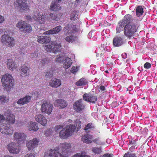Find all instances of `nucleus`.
<instances>
[{
  "label": "nucleus",
  "instance_id": "f257e3e1",
  "mask_svg": "<svg viewBox=\"0 0 157 157\" xmlns=\"http://www.w3.org/2000/svg\"><path fill=\"white\" fill-rule=\"evenodd\" d=\"M139 26V22L133 21L132 16L127 14L118 22L116 28V33H119L123 31L124 36L128 39L133 37L137 32Z\"/></svg>",
  "mask_w": 157,
  "mask_h": 157
},
{
  "label": "nucleus",
  "instance_id": "f03ea898",
  "mask_svg": "<svg viewBox=\"0 0 157 157\" xmlns=\"http://www.w3.org/2000/svg\"><path fill=\"white\" fill-rule=\"evenodd\" d=\"M60 147L62 150L61 153L59 151V148L56 147L54 149L47 150L45 152L44 157H67L68 149L71 148V144L66 142L61 144Z\"/></svg>",
  "mask_w": 157,
  "mask_h": 157
},
{
  "label": "nucleus",
  "instance_id": "7ed1b4c3",
  "mask_svg": "<svg viewBox=\"0 0 157 157\" xmlns=\"http://www.w3.org/2000/svg\"><path fill=\"white\" fill-rule=\"evenodd\" d=\"M2 85L5 90H9L13 86V77L11 75L6 73L1 76Z\"/></svg>",
  "mask_w": 157,
  "mask_h": 157
},
{
  "label": "nucleus",
  "instance_id": "20e7f679",
  "mask_svg": "<svg viewBox=\"0 0 157 157\" xmlns=\"http://www.w3.org/2000/svg\"><path fill=\"white\" fill-rule=\"evenodd\" d=\"M16 26L24 33H29L32 30V27L29 24L25 21H19Z\"/></svg>",
  "mask_w": 157,
  "mask_h": 157
},
{
  "label": "nucleus",
  "instance_id": "39448f33",
  "mask_svg": "<svg viewBox=\"0 0 157 157\" xmlns=\"http://www.w3.org/2000/svg\"><path fill=\"white\" fill-rule=\"evenodd\" d=\"M53 105L49 102L44 101L42 104L41 110L43 113L50 114L52 111Z\"/></svg>",
  "mask_w": 157,
  "mask_h": 157
},
{
  "label": "nucleus",
  "instance_id": "423d86ee",
  "mask_svg": "<svg viewBox=\"0 0 157 157\" xmlns=\"http://www.w3.org/2000/svg\"><path fill=\"white\" fill-rule=\"evenodd\" d=\"M82 99H80L75 101L73 105L74 109L77 112H80L85 108V105L82 103Z\"/></svg>",
  "mask_w": 157,
  "mask_h": 157
},
{
  "label": "nucleus",
  "instance_id": "0eeeda50",
  "mask_svg": "<svg viewBox=\"0 0 157 157\" xmlns=\"http://www.w3.org/2000/svg\"><path fill=\"white\" fill-rule=\"evenodd\" d=\"M46 15L45 13L40 14L39 12H35L33 18L34 20L40 24H44L46 20Z\"/></svg>",
  "mask_w": 157,
  "mask_h": 157
},
{
  "label": "nucleus",
  "instance_id": "6e6552de",
  "mask_svg": "<svg viewBox=\"0 0 157 157\" xmlns=\"http://www.w3.org/2000/svg\"><path fill=\"white\" fill-rule=\"evenodd\" d=\"M1 40L3 42H6L8 44L7 45L9 47H13L14 44V39L8 35H2L1 37Z\"/></svg>",
  "mask_w": 157,
  "mask_h": 157
},
{
  "label": "nucleus",
  "instance_id": "1a4fd4ad",
  "mask_svg": "<svg viewBox=\"0 0 157 157\" xmlns=\"http://www.w3.org/2000/svg\"><path fill=\"white\" fill-rule=\"evenodd\" d=\"M39 142V140L36 138H34L32 140L27 141L26 144L28 150L29 151L33 150L37 146Z\"/></svg>",
  "mask_w": 157,
  "mask_h": 157
},
{
  "label": "nucleus",
  "instance_id": "9d476101",
  "mask_svg": "<svg viewBox=\"0 0 157 157\" xmlns=\"http://www.w3.org/2000/svg\"><path fill=\"white\" fill-rule=\"evenodd\" d=\"M64 31L67 34H72L78 31L76 25L73 24H67L64 28Z\"/></svg>",
  "mask_w": 157,
  "mask_h": 157
},
{
  "label": "nucleus",
  "instance_id": "9b49d317",
  "mask_svg": "<svg viewBox=\"0 0 157 157\" xmlns=\"http://www.w3.org/2000/svg\"><path fill=\"white\" fill-rule=\"evenodd\" d=\"M7 149L10 153L17 154L19 152V147L14 142L9 144L7 146Z\"/></svg>",
  "mask_w": 157,
  "mask_h": 157
},
{
  "label": "nucleus",
  "instance_id": "f8f14e48",
  "mask_svg": "<svg viewBox=\"0 0 157 157\" xmlns=\"http://www.w3.org/2000/svg\"><path fill=\"white\" fill-rule=\"evenodd\" d=\"M82 97L84 101L92 103H95L97 100L96 96L90 93L84 94Z\"/></svg>",
  "mask_w": 157,
  "mask_h": 157
},
{
  "label": "nucleus",
  "instance_id": "ddd939ff",
  "mask_svg": "<svg viewBox=\"0 0 157 157\" xmlns=\"http://www.w3.org/2000/svg\"><path fill=\"white\" fill-rule=\"evenodd\" d=\"M26 0H16L21 12H23L29 10V6L25 3Z\"/></svg>",
  "mask_w": 157,
  "mask_h": 157
},
{
  "label": "nucleus",
  "instance_id": "4468645a",
  "mask_svg": "<svg viewBox=\"0 0 157 157\" xmlns=\"http://www.w3.org/2000/svg\"><path fill=\"white\" fill-rule=\"evenodd\" d=\"M26 136L23 133L15 132L13 135L14 140L19 142L24 141L25 140Z\"/></svg>",
  "mask_w": 157,
  "mask_h": 157
},
{
  "label": "nucleus",
  "instance_id": "2eb2a0df",
  "mask_svg": "<svg viewBox=\"0 0 157 157\" xmlns=\"http://www.w3.org/2000/svg\"><path fill=\"white\" fill-rule=\"evenodd\" d=\"M35 120L43 126L46 125L47 124V120L46 118L42 115L38 114L35 116Z\"/></svg>",
  "mask_w": 157,
  "mask_h": 157
},
{
  "label": "nucleus",
  "instance_id": "dca6fc26",
  "mask_svg": "<svg viewBox=\"0 0 157 157\" xmlns=\"http://www.w3.org/2000/svg\"><path fill=\"white\" fill-rule=\"evenodd\" d=\"M37 41L40 44H47L51 40V38L49 36H38L37 37Z\"/></svg>",
  "mask_w": 157,
  "mask_h": 157
},
{
  "label": "nucleus",
  "instance_id": "f3484780",
  "mask_svg": "<svg viewBox=\"0 0 157 157\" xmlns=\"http://www.w3.org/2000/svg\"><path fill=\"white\" fill-rule=\"evenodd\" d=\"M62 30V27L61 25L57 26L52 29L49 30L45 32L44 34L45 35L54 34L58 33Z\"/></svg>",
  "mask_w": 157,
  "mask_h": 157
},
{
  "label": "nucleus",
  "instance_id": "a211bd4d",
  "mask_svg": "<svg viewBox=\"0 0 157 157\" xmlns=\"http://www.w3.org/2000/svg\"><path fill=\"white\" fill-rule=\"evenodd\" d=\"M71 135L68 129L64 128L61 130L59 133V136L62 139H65Z\"/></svg>",
  "mask_w": 157,
  "mask_h": 157
},
{
  "label": "nucleus",
  "instance_id": "6ab92c4d",
  "mask_svg": "<svg viewBox=\"0 0 157 157\" xmlns=\"http://www.w3.org/2000/svg\"><path fill=\"white\" fill-rule=\"evenodd\" d=\"M6 122L9 125L14 123L15 121V116L13 114L8 113L6 114Z\"/></svg>",
  "mask_w": 157,
  "mask_h": 157
},
{
  "label": "nucleus",
  "instance_id": "aec40b11",
  "mask_svg": "<svg viewBox=\"0 0 157 157\" xmlns=\"http://www.w3.org/2000/svg\"><path fill=\"white\" fill-rule=\"evenodd\" d=\"M54 104L56 106L59 107L61 109L64 108L67 105L66 101L62 99L56 100L54 103Z\"/></svg>",
  "mask_w": 157,
  "mask_h": 157
},
{
  "label": "nucleus",
  "instance_id": "412c9836",
  "mask_svg": "<svg viewBox=\"0 0 157 157\" xmlns=\"http://www.w3.org/2000/svg\"><path fill=\"white\" fill-rule=\"evenodd\" d=\"M123 43V38L121 37L116 36L113 40V44L114 47L120 46Z\"/></svg>",
  "mask_w": 157,
  "mask_h": 157
},
{
  "label": "nucleus",
  "instance_id": "4be33fe9",
  "mask_svg": "<svg viewBox=\"0 0 157 157\" xmlns=\"http://www.w3.org/2000/svg\"><path fill=\"white\" fill-rule=\"evenodd\" d=\"M93 138V135L86 134L82 136V140L85 143L87 144H91L92 143L91 140Z\"/></svg>",
  "mask_w": 157,
  "mask_h": 157
},
{
  "label": "nucleus",
  "instance_id": "5701e85b",
  "mask_svg": "<svg viewBox=\"0 0 157 157\" xmlns=\"http://www.w3.org/2000/svg\"><path fill=\"white\" fill-rule=\"evenodd\" d=\"M28 129L30 131H36L39 129L37 124L36 122H29L28 123Z\"/></svg>",
  "mask_w": 157,
  "mask_h": 157
},
{
  "label": "nucleus",
  "instance_id": "b1692460",
  "mask_svg": "<svg viewBox=\"0 0 157 157\" xmlns=\"http://www.w3.org/2000/svg\"><path fill=\"white\" fill-rule=\"evenodd\" d=\"M31 99V98L30 96H26L24 98L19 99L17 103L19 105H23L29 102Z\"/></svg>",
  "mask_w": 157,
  "mask_h": 157
},
{
  "label": "nucleus",
  "instance_id": "393cba45",
  "mask_svg": "<svg viewBox=\"0 0 157 157\" xmlns=\"http://www.w3.org/2000/svg\"><path fill=\"white\" fill-rule=\"evenodd\" d=\"M61 7L58 2H52L50 6V9L51 10L54 11H57L60 10Z\"/></svg>",
  "mask_w": 157,
  "mask_h": 157
},
{
  "label": "nucleus",
  "instance_id": "a878e982",
  "mask_svg": "<svg viewBox=\"0 0 157 157\" xmlns=\"http://www.w3.org/2000/svg\"><path fill=\"white\" fill-rule=\"evenodd\" d=\"M61 80L60 79L55 78L52 80L51 82L50 83V86L54 88H57L59 86L61 85Z\"/></svg>",
  "mask_w": 157,
  "mask_h": 157
},
{
  "label": "nucleus",
  "instance_id": "bb28decb",
  "mask_svg": "<svg viewBox=\"0 0 157 157\" xmlns=\"http://www.w3.org/2000/svg\"><path fill=\"white\" fill-rule=\"evenodd\" d=\"M65 62L63 64V67L66 69L70 67L72 64V61L71 58L66 57L65 60Z\"/></svg>",
  "mask_w": 157,
  "mask_h": 157
},
{
  "label": "nucleus",
  "instance_id": "cd10ccee",
  "mask_svg": "<svg viewBox=\"0 0 157 157\" xmlns=\"http://www.w3.org/2000/svg\"><path fill=\"white\" fill-rule=\"evenodd\" d=\"M7 65L9 68L12 70H13L17 67L15 61H13L12 59H8Z\"/></svg>",
  "mask_w": 157,
  "mask_h": 157
},
{
  "label": "nucleus",
  "instance_id": "c85d7f7f",
  "mask_svg": "<svg viewBox=\"0 0 157 157\" xmlns=\"http://www.w3.org/2000/svg\"><path fill=\"white\" fill-rule=\"evenodd\" d=\"M136 15L138 17L142 16L144 13V9L141 6L137 7L136 9Z\"/></svg>",
  "mask_w": 157,
  "mask_h": 157
},
{
  "label": "nucleus",
  "instance_id": "c756f323",
  "mask_svg": "<svg viewBox=\"0 0 157 157\" xmlns=\"http://www.w3.org/2000/svg\"><path fill=\"white\" fill-rule=\"evenodd\" d=\"M30 67L29 66H26L25 64L22 66L21 67V70L22 73L21 75L23 76V74L24 76H26L27 75L28 71L30 69Z\"/></svg>",
  "mask_w": 157,
  "mask_h": 157
},
{
  "label": "nucleus",
  "instance_id": "7c9ffc66",
  "mask_svg": "<svg viewBox=\"0 0 157 157\" xmlns=\"http://www.w3.org/2000/svg\"><path fill=\"white\" fill-rule=\"evenodd\" d=\"M88 81L84 78H81L76 83V85L78 86H82L86 85Z\"/></svg>",
  "mask_w": 157,
  "mask_h": 157
},
{
  "label": "nucleus",
  "instance_id": "2f4dec72",
  "mask_svg": "<svg viewBox=\"0 0 157 157\" xmlns=\"http://www.w3.org/2000/svg\"><path fill=\"white\" fill-rule=\"evenodd\" d=\"M77 38L76 36L71 35L67 36L65 37V39L67 42L72 43L75 41L77 40Z\"/></svg>",
  "mask_w": 157,
  "mask_h": 157
},
{
  "label": "nucleus",
  "instance_id": "473e14b6",
  "mask_svg": "<svg viewBox=\"0 0 157 157\" xmlns=\"http://www.w3.org/2000/svg\"><path fill=\"white\" fill-rule=\"evenodd\" d=\"M95 127V126L92 123H90L86 125L84 129L87 132H90V130L94 129Z\"/></svg>",
  "mask_w": 157,
  "mask_h": 157
},
{
  "label": "nucleus",
  "instance_id": "72a5a7b5",
  "mask_svg": "<svg viewBox=\"0 0 157 157\" xmlns=\"http://www.w3.org/2000/svg\"><path fill=\"white\" fill-rule=\"evenodd\" d=\"M52 44L53 45V47H52V52L55 53L56 52H58L60 50L61 46L60 44H55L54 43L53 44Z\"/></svg>",
  "mask_w": 157,
  "mask_h": 157
},
{
  "label": "nucleus",
  "instance_id": "f704fd0d",
  "mask_svg": "<svg viewBox=\"0 0 157 157\" xmlns=\"http://www.w3.org/2000/svg\"><path fill=\"white\" fill-rule=\"evenodd\" d=\"M66 128L67 129H68L70 133V134H71L72 132H77L78 131L76 130V126L74 125L70 124L68 125V126H67V127Z\"/></svg>",
  "mask_w": 157,
  "mask_h": 157
},
{
  "label": "nucleus",
  "instance_id": "c9c22d12",
  "mask_svg": "<svg viewBox=\"0 0 157 157\" xmlns=\"http://www.w3.org/2000/svg\"><path fill=\"white\" fill-rule=\"evenodd\" d=\"M92 151L94 154L98 155L100 154L102 152L101 147H93L92 149Z\"/></svg>",
  "mask_w": 157,
  "mask_h": 157
},
{
  "label": "nucleus",
  "instance_id": "e433bc0d",
  "mask_svg": "<svg viewBox=\"0 0 157 157\" xmlns=\"http://www.w3.org/2000/svg\"><path fill=\"white\" fill-rule=\"evenodd\" d=\"M78 12L77 11H73L70 15V19L71 20H75L78 19Z\"/></svg>",
  "mask_w": 157,
  "mask_h": 157
},
{
  "label": "nucleus",
  "instance_id": "4c0bfd02",
  "mask_svg": "<svg viewBox=\"0 0 157 157\" xmlns=\"http://www.w3.org/2000/svg\"><path fill=\"white\" fill-rule=\"evenodd\" d=\"M8 126L6 124L1 126L0 128V132L2 134H7V133H8V132H7L6 131Z\"/></svg>",
  "mask_w": 157,
  "mask_h": 157
},
{
  "label": "nucleus",
  "instance_id": "58836bf2",
  "mask_svg": "<svg viewBox=\"0 0 157 157\" xmlns=\"http://www.w3.org/2000/svg\"><path fill=\"white\" fill-rule=\"evenodd\" d=\"M48 60L45 56H44L42 58V59L40 61V63L39 64V65L40 66H44L46 65V64H48Z\"/></svg>",
  "mask_w": 157,
  "mask_h": 157
},
{
  "label": "nucleus",
  "instance_id": "ea45409f",
  "mask_svg": "<svg viewBox=\"0 0 157 157\" xmlns=\"http://www.w3.org/2000/svg\"><path fill=\"white\" fill-rule=\"evenodd\" d=\"M54 131L53 128L47 129L45 132V135L47 136H50L52 133Z\"/></svg>",
  "mask_w": 157,
  "mask_h": 157
},
{
  "label": "nucleus",
  "instance_id": "a19ab883",
  "mask_svg": "<svg viewBox=\"0 0 157 157\" xmlns=\"http://www.w3.org/2000/svg\"><path fill=\"white\" fill-rule=\"evenodd\" d=\"M8 100V98L6 96H0V103L1 104H4Z\"/></svg>",
  "mask_w": 157,
  "mask_h": 157
},
{
  "label": "nucleus",
  "instance_id": "79ce46f5",
  "mask_svg": "<svg viewBox=\"0 0 157 157\" xmlns=\"http://www.w3.org/2000/svg\"><path fill=\"white\" fill-rule=\"evenodd\" d=\"M137 141V140L136 139L135 140H132L129 141V144L130 145H132V146H134L136 147V148H137L138 147V144L136 142Z\"/></svg>",
  "mask_w": 157,
  "mask_h": 157
},
{
  "label": "nucleus",
  "instance_id": "37998d69",
  "mask_svg": "<svg viewBox=\"0 0 157 157\" xmlns=\"http://www.w3.org/2000/svg\"><path fill=\"white\" fill-rule=\"evenodd\" d=\"M124 157H136V156L134 153H132L130 152H128L124 154Z\"/></svg>",
  "mask_w": 157,
  "mask_h": 157
},
{
  "label": "nucleus",
  "instance_id": "c03bdc74",
  "mask_svg": "<svg viewBox=\"0 0 157 157\" xmlns=\"http://www.w3.org/2000/svg\"><path fill=\"white\" fill-rule=\"evenodd\" d=\"M53 45H48L45 46V49L48 52H52V47Z\"/></svg>",
  "mask_w": 157,
  "mask_h": 157
},
{
  "label": "nucleus",
  "instance_id": "a18cd8bd",
  "mask_svg": "<svg viewBox=\"0 0 157 157\" xmlns=\"http://www.w3.org/2000/svg\"><path fill=\"white\" fill-rule=\"evenodd\" d=\"M64 59V57L63 56L59 55L56 59V60L58 63H61L63 61Z\"/></svg>",
  "mask_w": 157,
  "mask_h": 157
},
{
  "label": "nucleus",
  "instance_id": "49530a36",
  "mask_svg": "<svg viewBox=\"0 0 157 157\" xmlns=\"http://www.w3.org/2000/svg\"><path fill=\"white\" fill-rule=\"evenodd\" d=\"M6 131L7 132H8V133H7V135H12L13 132V130L12 128L8 126Z\"/></svg>",
  "mask_w": 157,
  "mask_h": 157
},
{
  "label": "nucleus",
  "instance_id": "de8ad7c7",
  "mask_svg": "<svg viewBox=\"0 0 157 157\" xmlns=\"http://www.w3.org/2000/svg\"><path fill=\"white\" fill-rule=\"evenodd\" d=\"M63 128V126L62 125H57L54 128V130L56 132H58Z\"/></svg>",
  "mask_w": 157,
  "mask_h": 157
},
{
  "label": "nucleus",
  "instance_id": "09e8293b",
  "mask_svg": "<svg viewBox=\"0 0 157 157\" xmlns=\"http://www.w3.org/2000/svg\"><path fill=\"white\" fill-rule=\"evenodd\" d=\"M38 51H35L34 53L31 54V58L33 59L36 58L38 56Z\"/></svg>",
  "mask_w": 157,
  "mask_h": 157
},
{
  "label": "nucleus",
  "instance_id": "8fccbe9b",
  "mask_svg": "<svg viewBox=\"0 0 157 157\" xmlns=\"http://www.w3.org/2000/svg\"><path fill=\"white\" fill-rule=\"evenodd\" d=\"M99 137L95 138L92 140V142H93L94 143H95L96 144L98 145H100L101 144V142L99 141Z\"/></svg>",
  "mask_w": 157,
  "mask_h": 157
},
{
  "label": "nucleus",
  "instance_id": "3c124183",
  "mask_svg": "<svg viewBox=\"0 0 157 157\" xmlns=\"http://www.w3.org/2000/svg\"><path fill=\"white\" fill-rule=\"evenodd\" d=\"M36 155V153H34L33 154L30 153L26 154L24 157H35Z\"/></svg>",
  "mask_w": 157,
  "mask_h": 157
},
{
  "label": "nucleus",
  "instance_id": "603ef678",
  "mask_svg": "<svg viewBox=\"0 0 157 157\" xmlns=\"http://www.w3.org/2000/svg\"><path fill=\"white\" fill-rule=\"evenodd\" d=\"M77 71L78 69L77 67L75 66H73L71 68V71L72 73L75 74V73L77 72Z\"/></svg>",
  "mask_w": 157,
  "mask_h": 157
},
{
  "label": "nucleus",
  "instance_id": "864d4df0",
  "mask_svg": "<svg viewBox=\"0 0 157 157\" xmlns=\"http://www.w3.org/2000/svg\"><path fill=\"white\" fill-rule=\"evenodd\" d=\"M151 66V64L149 62H146L144 65V67L145 69H149Z\"/></svg>",
  "mask_w": 157,
  "mask_h": 157
},
{
  "label": "nucleus",
  "instance_id": "5fc2aeb1",
  "mask_svg": "<svg viewBox=\"0 0 157 157\" xmlns=\"http://www.w3.org/2000/svg\"><path fill=\"white\" fill-rule=\"evenodd\" d=\"M62 17V14L61 13H59L56 14V21H57L61 19Z\"/></svg>",
  "mask_w": 157,
  "mask_h": 157
},
{
  "label": "nucleus",
  "instance_id": "6e6d98bb",
  "mask_svg": "<svg viewBox=\"0 0 157 157\" xmlns=\"http://www.w3.org/2000/svg\"><path fill=\"white\" fill-rule=\"evenodd\" d=\"M62 17V14L61 13H59L56 14V21H57L61 19Z\"/></svg>",
  "mask_w": 157,
  "mask_h": 157
},
{
  "label": "nucleus",
  "instance_id": "4d7b16f0",
  "mask_svg": "<svg viewBox=\"0 0 157 157\" xmlns=\"http://www.w3.org/2000/svg\"><path fill=\"white\" fill-rule=\"evenodd\" d=\"M53 74L51 73L50 71H47L44 73V76L46 77H52Z\"/></svg>",
  "mask_w": 157,
  "mask_h": 157
},
{
  "label": "nucleus",
  "instance_id": "13d9d810",
  "mask_svg": "<svg viewBox=\"0 0 157 157\" xmlns=\"http://www.w3.org/2000/svg\"><path fill=\"white\" fill-rule=\"evenodd\" d=\"M50 17L52 20L56 21V15H55L53 13H51L50 14Z\"/></svg>",
  "mask_w": 157,
  "mask_h": 157
},
{
  "label": "nucleus",
  "instance_id": "bf43d9fd",
  "mask_svg": "<svg viewBox=\"0 0 157 157\" xmlns=\"http://www.w3.org/2000/svg\"><path fill=\"white\" fill-rule=\"evenodd\" d=\"M113 155L112 154L106 153L103 155V157H113Z\"/></svg>",
  "mask_w": 157,
  "mask_h": 157
},
{
  "label": "nucleus",
  "instance_id": "052dcab7",
  "mask_svg": "<svg viewBox=\"0 0 157 157\" xmlns=\"http://www.w3.org/2000/svg\"><path fill=\"white\" fill-rule=\"evenodd\" d=\"M5 120V117L2 115L0 114V124L2 123Z\"/></svg>",
  "mask_w": 157,
  "mask_h": 157
},
{
  "label": "nucleus",
  "instance_id": "680f3d73",
  "mask_svg": "<svg viewBox=\"0 0 157 157\" xmlns=\"http://www.w3.org/2000/svg\"><path fill=\"white\" fill-rule=\"evenodd\" d=\"M146 155V152H145V151L143 150L141 151L140 152V155L142 157H144L145 155Z\"/></svg>",
  "mask_w": 157,
  "mask_h": 157
},
{
  "label": "nucleus",
  "instance_id": "e2e57ef3",
  "mask_svg": "<svg viewBox=\"0 0 157 157\" xmlns=\"http://www.w3.org/2000/svg\"><path fill=\"white\" fill-rule=\"evenodd\" d=\"M135 148H136V147L134 146H132L129 148V150L131 152H133L134 151Z\"/></svg>",
  "mask_w": 157,
  "mask_h": 157
},
{
  "label": "nucleus",
  "instance_id": "0e129e2a",
  "mask_svg": "<svg viewBox=\"0 0 157 157\" xmlns=\"http://www.w3.org/2000/svg\"><path fill=\"white\" fill-rule=\"evenodd\" d=\"M4 21V17L0 15V24L2 23Z\"/></svg>",
  "mask_w": 157,
  "mask_h": 157
},
{
  "label": "nucleus",
  "instance_id": "69168bd1",
  "mask_svg": "<svg viewBox=\"0 0 157 157\" xmlns=\"http://www.w3.org/2000/svg\"><path fill=\"white\" fill-rule=\"evenodd\" d=\"M25 18L29 21H31L32 19V18L29 15H27L25 16Z\"/></svg>",
  "mask_w": 157,
  "mask_h": 157
},
{
  "label": "nucleus",
  "instance_id": "338daca9",
  "mask_svg": "<svg viewBox=\"0 0 157 157\" xmlns=\"http://www.w3.org/2000/svg\"><path fill=\"white\" fill-rule=\"evenodd\" d=\"M100 89L102 91H104L105 90V87L103 86H101L100 87Z\"/></svg>",
  "mask_w": 157,
  "mask_h": 157
},
{
  "label": "nucleus",
  "instance_id": "774afa93",
  "mask_svg": "<svg viewBox=\"0 0 157 157\" xmlns=\"http://www.w3.org/2000/svg\"><path fill=\"white\" fill-rule=\"evenodd\" d=\"M81 155H78V154H76L73 155L72 157H81Z\"/></svg>",
  "mask_w": 157,
  "mask_h": 157
}]
</instances>
